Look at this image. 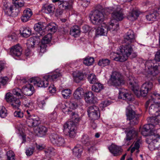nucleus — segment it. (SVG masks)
<instances>
[{
    "label": "nucleus",
    "mask_w": 160,
    "mask_h": 160,
    "mask_svg": "<svg viewBox=\"0 0 160 160\" xmlns=\"http://www.w3.org/2000/svg\"><path fill=\"white\" fill-rule=\"evenodd\" d=\"M151 122L153 123H149L143 126L141 129V134L143 136H148L147 139L149 141L150 144L158 142L160 143V128L156 130H153L154 125L158 123L159 120L156 118L154 119V118L152 117Z\"/></svg>",
    "instance_id": "f257e3e1"
},
{
    "label": "nucleus",
    "mask_w": 160,
    "mask_h": 160,
    "mask_svg": "<svg viewBox=\"0 0 160 160\" xmlns=\"http://www.w3.org/2000/svg\"><path fill=\"white\" fill-rule=\"evenodd\" d=\"M128 83L130 85L132 90L138 97H140L141 96H146L149 92L151 90L153 87L152 82H147L142 84L140 90L139 91V88L137 80L132 76L129 77Z\"/></svg>",
    "instance_id": "f03ea898"
},
{
    "label": "nucleus",
    "mask_w": 160,
    "mask_h": 160,
    "mask_svg": "<svg viewBox=\"0 0 160 160\" xmlns=\"http://www.w3.org/2000/svg\"><path fill=\"white\" fill-rule=\"evenodd\" d=\"M72 121L67 122L63 126V132L66 135H69L72 138L76 135V124L80 120L78 114L75 112H72L70 113Z\"/></svg>",
    "instance_id": "7ed1b4c3"
},
{
    "label": "nucleus",
    "mask_w": 160,
    "mask_h": 160,
    "mask_svg": "<svg viewBox=\"0 0 160 160\" xmlns=\"http://www.w3.org/2000/svg\"><path fill=\"white\" fill-rule=\"evenodd\" d=\"M133 51L132 48L130 44L121 46L118 49V57H115L113 59L116 61L124 62L127 59Z\"/></svg>",
    "instance_id": "20e7f679"
},
{
    "label": "nucleus",
    "mask_w": 160,
    "mask_h": 160,
    "mask_svg": "<svg viewBox=\"0 0 160 160\" xmlns=\"http://www.w3.org/2000/svg\"><path fill=\"white\" fill-rule=\"evenodd\" d=\"M125 82L122 75L120 72L114 71L110 75L108 83L110 86L118 88L124 85Z\"/></svg>",
    "instance_id": "39448f33"
},
{
    "label": "nucleus",
    "mask_w": 160,
    "mask_h": 160,
    "mask_svg": "<svg viewBox=\"0 0 160 160\" xmlns=\"http://www.w3.org/2000/svg\"><path fill=\"white\" fill-rule=\"evenodd\" d=\"M105 13H108L112 12V17L117 21L122 20L124 18L122 10L119 6H115L113 7L106 8L105 9Z\"/></svg>",
    "instance_id": "423d86ee"
},
{
    "label": "nucleus",
    "mask_w": 160,
    "mask_h": 160,
    "mask_svg": "<svg viewBox=\"0 0 160 160\" xmlns=\"http://www.w3.org/2000/svg\"><path fill=\"white\" fill-rule=\"evenodd\" d=\"M156 62V61L154 60H150L146 62L145 70L148 74L155 76L159 73L158 66L155 63Z\"/></svg>",
    "instance_id": "0eeeda50"
},
{
    "label": "nucleus",
    "mask_w": 160,
    "mask_h": 160,
    "mask_svg": "<svg viewBox=\"0 0 160 160\" xmlns=\"http://www.w3.org/2000/svg\"><path fill=\"white\" fill-rule=\"evenodd\" d=\"M89 17L92 22L96 25L100 24L104 19V16L103 13L98 10L94 11Z\"/></svg>",
    "instance_id": "6e6552de"
},
{
    "label": "nucleus",
    "mask_w": 160,
    "mask_h": 160,
    "mask_svg": "<svg viewBox=\"0 0 160 160\" xmlns=\"http://www.w3.org/2000/svg\"><path fill=\"white\" fill-rule=\"evenodd\" d=\"M126 114L127 119L129 121L131 125H133L138 124V116L132 110L130 106H128L126 108Z\"/></svg>",
    "instance_id": "1a4fd4ad"
},
{
    "label": "nucleus",
    "mask_w": 160,
    "mask_h": 160,
    "mask_svg": "<svg viewBox=\"0 0 160 160\" xmlns=\"http://www.w3.org/2000/svg\"><path fill=\"white\" fill-rule=\"evenodd\" d=\"M6 101L10 103L12 107L14 108H18L21 104L19 99L16 98L10 92L7 93L5 96Z\"/></svg>",
    "instance_id": "9d476101"
},
{
    "label": "nucleus",
    "mask_w": 160,
    "mask_h": 160,
    "mask_svg": "<svg viewBox=\"0 0 160 160\" xmlns=\"http://www.w3.org/2000/svg\"><path fill=\"white\" fill-rule=\"evenodd\" d=\"M88 115L91 120L98 119L100 117L98 108L95 106L89 107L87 111Z\"/></svg>",
    "instance_id": "9b49d317"
},
{
    "label": "nucleus",
    "mask_w": 160,
    "mask_h": 160,
    "mask_svg": "<svg viewBox=\"0 0 160 160\" xmlns=\"http://www.w3.org/2000/svg\"><path fill=\"white\" fill-rule=\"evenodd\" d=\"M29 82L38 87L44 88L48 86L49 83L48 79L44 78V76L42 79L38 77L32 78L29 80Z\"/></svg>",
    "instance_id": "f8f14e48"
},
{
    "label": "nucleus",
    "mask_w": 160,
    "mask_h": 160,
    "mask_svg": "<svg viewBox=\"0 0 160 160\" xmlns=\"http://www.w3.org/2000/svg\"><path fill=\"white\" fill-rule=\"evenodd\" d=\"M49 138L51 142L53 144L58 146H62L64 143V139L56 133L50 135Z\"/></svg>",
    "instance_id": "ddd939ff"
},
{
    "label": "nucleus",
    "mask_w": 160,
    "mask_h": 160,
    "mask_svg": "<svg viewBox=\"0 0 160 160\" xmlns=\"http://www.w3.org/2000/svg\"><path fill=\"white\" fill-rule=\"evenodd\" d=\"M132 95L129 93L127 90L121 88L119 90L118 98L125 100L127 101H133Z\"/></svg>",
    "instance_id": "4468645a"
},
{
    "label": "nucleus",
    "mask_w": 160,
    "mask_h": 160,
    "mask_svg": "<svg viewBox=\"0 0 160 160\" xmlns=\"http://www.w3.org/2000/svg\"><path fill=\"white\" fill-rule=\"evenodd\" d=\"M40 123L39 118L37 117L29 116L27 118L26 123L29 127L37 126Z\"/></svg>",
    "instance_id": "2eb2a0df"
},
{
    "label": "nucleus",
    "mask_w": 160,
    "mask_h": 160,
    "mask_svg": "<svg viewBox=\"0 0 160 160\" xmlns=\"http://www.w3.org/2000/svg\"><path fill=\"white\" fill-rule=\"evenodd\" d=\"M22 49L18 44L12 46L10 50V54L13 57H19L22 54Z\"/></svg>",
    "instance_id": "dca6fc26"
},
{
    "label": "nucleus",
    "mask_w": 160,
    "mask_h": 160,
    "mask_svg": "<svg viewBox=\"0 0 160 160\" xmlns=\"http://www.w3.org/2000/svg\"><path fill=\"white\" fill-rule=\"evenodd\" d=\"M110 152L114 156H119L122 154V149L120 146L112 144L108 147Z\"/></svg>",
    "instance_id": "f3484780"
},
{
    "label": "nucleus",
    "mask_w": 160,
    "mask_h": 160,
    "mask_svg": "<svg viewBox=\"0 0 160 160\" xmlns=\"http://www.w3.org/2000/svg\"><path fill=\"white\" fill-rule=\"evenodd\" d=\"M44 23L39 22L34 25V28L35 31L37 32V37H39L44 35L45 32L43 30L45 29Z\"/></svg>",
    "instance_id": "a211bd4d"
},
{
    "label": "nucleus",
    "mask_w": 160,
    "mask_h": 160,
    "mask_svg": "<svg viewBox=\"0 0 160 160\" xmlns=\"http://www.w3.org/2000/svg\"><path fill=\"white\" fill-rule=\"evenodd\" d=\"M108 30L112 33H115L119 29V24L118 21L115 19H112L109 23L108 27Z\"/></svg>",
    "instance_id": "6ab92c4d"
},
{
    "label": "nucleus",
    "mask_w": 160,
    "mask_h": 160,
    "mask_svg": "<svg viewBox=\"0 0 160 160\" xmlns=\"http://www.w3.org/2000/svg\"><path fill=\"white\" fill-rule=\"evenodd\" d=\"M153 102H149V104H151L149 109V112L150 114L152 115H156V113L158 112H160V103Z\"/></svg>",
    "instance_id": "aec40b11"
},
{
    "label": "nucleus",
    "mask_w": 160,
    "mask_h": 160,
    "mask_svg": "<svg viewBox=\"0 0 160 160\" xmlns=\"http://www.w3.org/2000/svg\"><path fill=\"white\" fill-rule=\"evenodd\" d=\"M34 89L32 85L27 83L25 86H23L22 88V92L24 95L27 96H30L33 93Z\"/></svg>",
    "instance_id": "412c9836"
},
{
    "label": "nucleus",
    "mask_w": 160,
    "mask_h": 160,
    "mask_svg": "<svg viewBox=\"0 0 160 160\" xmlns=\"http://www.w3.org/2000/svg\"><path fill=\"white\" fill-rule=\"evenodd\" d=\"M124 40L125 42L133 43L135 42L134 34L132 31L129 30L124 37Z\"/></svg>",
    "instance_id": "4be33fe9"
},
{
    "label": "nucleus",
    "mask_w": 160,
    "mask_h": 160,
    "mask_svg": "<svg viewBox=\"0 0 160 160\" xmlns=\"http://www.w3.org/2000/svg\"><path fill=\"white\" fill-rule=\"evenodd\" d=\"M140 14L139 11L136 9H133L129 12L127 15V18L130 21H133L137 19Z\"/></svg>",
    "instance_id": "5701e85b"
},
{
    "label": "nucleus",
    "mask_w": 160,
    "mask_h": 160,
    "mask_svg": "<svg viewBox=\"0 0 160 160\" xmlns=\"http://www.w3.org/2000/svg\"><path fill=\"white\" fill-rule=\"evenodd\" d=\"M36 134L39 137H42L45 135L47 132V128L43 126L38 127L34 130Z\"/></svg>",
    "instance_id": "b1692460"
},
{
    "label": "nucleus",
    "mask_w": 160,
    "mask_h": 160,
    "mask_svg": "<svg viewBox=\"0 0 160 160\" xmlns=\"http://www.w3.org/2000/svg\"><path fill=\"white\" fill-rule=\"evenodd\" d=\"M108 30V28L106 25L103 23L101 27H98L96 30V33L97 35H106Z\"/></svg>",
    "instance_id": "393cba45"
},
{
    "label": "nucleus",
    "mask_w": 160,
    "mask_h": 160,
    "mask_svg": "<svg viewBox=\"0 0 160 160\" xmlns=\"http://www.w3.org/2000/svg\"><path fill=\"white\" fill-rule=\"evenodd\" d=\"M61 75V74L59 72H54L49 75L45 76L44 78L48 79L49 82L54 81Z\"/></svg>",
    "instance_id": "a878e982"
},
{
    "label": "nucleus",
    "mask_w": 160,
    "mask_h": 160,
    "mask_svg": "<svg viewBox=\"0 0 160 160\" xmlns=\"http://www.w3.org/2000/svg\"><path fill=\"white\" fill-rule=\"evenodd\" d=\"M32 14L31 10L29 8H27L23 11V16L21 17L22 21L24 22H27Z\"/></svg>",
    "instance_id": "bb28decb"
},
{
    "label": "nucleus",
    "mask_w": 160,
    "mask_h": 160,
    "mask_svg": "<svg viewBox=\"0 0 160 160\" xmlns=\"http://www.w3.org/2000/svg\"><path fill=\"white\" fill-rule=\"evenodd\" d=\"M96 98L92 92L86 93L85 99L86 102L89 103H93L96 102Z\"/></svg>",
    "instance_id": "cd10ccee"
},
{
    "label": "nucleus",
    "mask_w": 160,
    "mask_h": 160,
    "mask_svg": "<svg viewBox=\"0 0 160 160\" xmlns=\"http://www.w3.org/2000/svg\"><path fill=\"white\" fill-rule=\"evenodd\" d=\"M155 102L160 103V95L158 94H153L151 97V99L147 101L146 103V107L147 108L149 105V102Z\"/></svg>",
    "instance_id": "c85d7f7f"
},
{
    "label": "nucleus",
    "mask_w": 160,
    "mask_h": 160,
    "mask_svg": "<svg viewBox=\"0 0 160 160\" xmlns=\"http://www.w3.org/2000/svg\"><path fill=\"white\" fill-rule=\"evenodd\" d=\"M158 16V13L156 10H152L149 14L146 16V19L148 21H155Z\"/></svg>",
    "instance_id": "c756f323"
},
{
    "label": "nucleus",
    "mask_w": 160,
    "mask_h": 160,
    "mask_svg": "<svg viewBox=\"0 0 160 160\" xmlns=\"http://www.w3.org/2000/svg\"><path fill=\"white\" fill-rule=\"evenodd\" d=\"M74 81L76 83H79L81 81L84 80V75L82 73L79 72H74L73 73Z\"/></svg>",
    "instance_id": "7c9ffc66"
},
{
    "label": "nucleus",
    "mask_w": 160,
    "mask_h": 160,
    "mask_svg": "<svg viewBox=\"0 0 160 160\" xmlns=\"http://www.w3.org/2000/svg\"><path fill=\"white\" fill-rule=\"evenodd\" d=\"M73 4V1L72 0L68 1H64L63 0L59 8L62 10L70 9L72 8Z\"/></svg>",
    "instance_id": "2f4dec72"
},
{
    "label": "nucleus",
    "mask_w": 160,
    "mask_h": 160,
    "mask_svg": "<svg viewBox=\"0 0 160 160\" xmlns=\"http://www.w3.org/2000/svg\"><path fill=\"white\" fill-rule=\"evenodd\" d=\"M84 94L83 89L80 87L78 88L75 91L73 94L74 98L77 100H80Z\"/></svg>",
    "instance_id": "473e14b6"
},
{
    "label": "nucleus",
    "mask_w": 160,
    "mask_h": 160,
    "mask_svg": "<svg viewBox=\"0 0 160 160\" xmlns=\"http://www.w3.org/2000/svg\"><path fill=\"white\" fill-rule=\"evenodd\" d=\"M80 29L78 26H74L71 28L70 34L72 35L75 37H77L80 35Z\"/></svg>",
    "instance_id": "72a5a7b5"
},
{
    "label": "nucleus",
    "mask_w": 160,
    "mask_h": 160,
    "mask_svg": "<svg viewBox=\"0 0 160 160\" xmlns=\"http://www.w3.org/2000/svg\"><path fill=\"white\" fill-rule=\"evenodd\" d=\"M44 27L46 30L52 33L55 32L57 30L56 25L53 23H48L46 25L45 24Z\"/></svg>",
    "instance_id": "f704fd0d"
},
{
    "label": "nucleus",
    "mask_w": 160,
    "mask_h": 160,
    "mask_svg": "<svg viewBox=\"0 0 160 160\" xmlns=\"http://www.w3.org/2000/svg\"><path fill=\"white\" fill-rule=\"evenodd\" d=\"M72 151L73 155L79 158L81 155L82 151V148L81 146H76L74 147Z\"/></svg>",
    "instance_id": "c9c22d12"
},
{
    "label": "nucleus",
    "mask_w": 160,
    "mask_h": 160,
    "mask_svg": "<svg viewBox=\"0 0 160 160\" xmlns=\"http://www.w3.org/2000/svg\"><path fill=\"white\" fill-rule=\"evenodd\" d=\"M103 89V85L99 82L95 83L92 86V90L96 92H99Z\"/></svg>",
    "instance_id": "e433bc0d"
},
{
    "label": "nucleus",
    "mask_w": 160,
    "mask_h": 160,
    "mask_svg": "<svg viewBox=\"0 0 160 160\" xmlns=\"http://www.w3.org/2000/svg\"><path fill=\"white\" fill-rule=\"evenodd\" d=\"M22 36L25 38H28L31 34V30L29 28H23L20 31Z\"/></svg>",
    "instance_id": "4c0bfd02"
},
{
    "label": "nucleus",
    "mask_w": 160,
    "mask_h": 160,
    "mask_svg": "<svg viewBox=\"0 0 160 160\" xmlns=\"http://www.w3.org/2000/svg\"><path fill=\"white\" fill-rule=\"evenodd\" d=\"M44 12L47 14L53 13L54 11V8L53 4L45 5L43 7Z\"/></svg>",
    "instance_id": "58836bf2"
},
{
    "label": "nucleus",
    "mask_w": 160,
    "mask_h": 160,
    "mask_svg": "<svg viewBox=\"0 0 160 160\" xmlns=\"http://www.w3.org/2000/svg\"><path fill=\"white\" fill-rule=\"evenodd\" d=\"M138 132L135 130L132 129L129 131L126 135V140L130 141L133 138L137 135Z\"/></svg>",
    "instance_id": "ea45409f"
},
{
    "label": "nucleus",
    "mask_w": 160,
    "mask_h": 160,
    "mask_svg": "<svg viewBox=\"0 0 160 160\" xmlns=\"http://www.w3.org/2000/svg\"><path fill=\"white\" fill-rule=\"evenodd\" d=\"M15 8L13 6H11V4L8 2H4L3 4V9L4 10H8L7 12L10 13H12L13 10Z\"/></svg>",
    "instance_id": "a19ab883"
},
{
    "label": "nucleus",
    "mask_w": 160,
    "mask_h": 160,
    "mask_svg": "<svg viewBox=\"0 0 160 160\" xmlns=\"http://www.w3.org/2000/svg\"><path fill=\"white\" fill-rule=\"evenodd\" d=\"M94 60L93 58L88 56L84 59L83 62L86 65L89 66L92 64L94 63Z\"/></svg>",
    "instance_id": "79ce46f5"
},
{
    "label": "nucleus",
    "mask_w": 160,
    "mask_h": 160,
    "mask_svg": "<svg viewBox=\"0 0 160 160\" xmlns=\"http://www.w3.org/2000/svg\"><path fill=\"white\" fill-rule=\"evenodd\" d=\"M52 36L51 34L48 33L42 39V43L46 44L49 43L51 40Z\"/></svg>",
    "instance_id": "37998d69"
},
{
    "label": "nucleus",
    "mask_w": 160,
    "mask_h": 160,
    "mask_svg": "<svg viewBox=\"0 0 160 160\" xmlns=\"http://www.w3.org/2000/svg\"><path fill=\"white\" fill-rule=\"evenodd\" d=\"M82 142L87 146L91 144L92 142H91L90 138L87 135H84L82 138Z\"/></svg>",
    "instance_id": "c03bdc74"
},
{
    "label": "nucleus",
    "mask_w": 160,
    "mask_h": 160,
    "mask_svg": "<svg viewBox=\"0 0 160 160\" xmlns=\"http://www.w3.org/2000/svg\"><path fill=\"white\" fill-rule=\"evenodd\" d=\"M110 63V61L107 59H102L100 60L98 62L99 66L102 67H104L108 65Z\"/></svg>",
    "instance_id": "a18cd8bd"
},
{
    "label": "nucleus",
    "mask_w": 160,
    "mask_h": 160,
    "mask_svg": "<svg viewBox=\"0 0 160 160\" xmlns=\"http://www.w3.org/2000/svg\"><path fill=\"white\" fill-rule=\"evenodd\" d=\"M13 2L14 4V6L16 10V8L21 7L24 6V2L22 0H13Z\"/></svg>",
    "instance_id": "49530a36"
},
{
    "label": "nucleus",
    "mask_w": 160,
    "mask_h": 160,
    "mask_svg": "<svg viewBox=\"0 0 160 160\" xmlns=\"http://www.w3.org/2000/svg\"><path fill=\"white\" fill-rule=\"evenodd\" d=\"M88 79L89 82L91 84L95 83L97 80L96 76L93 73H91L88 75Z\"/></svg>",
    "instance_id": "de8ad7c7"
},
{
    "label": "nucleus",
    "mask_w": 160,
    "mask_h": 160,
    "mask_svg": "<svg viewBox=\"0 0 160 160\" xmlns=\"http://www.w3.org/2000/svg\"><path fill=\"white\" fill-rule=\"evenodd\" d=\"M62 94L64 98L67 99L70 97L71 91L69 89H66L62 91Z\"/></svg>",
    "instance_id": "09e8293b"
},
{
    "label": "nucleus",
    "mask_w": 160,
    "mask_h": 160,
    "mask_svg": "<svg viewBox=\"0 0 160 160\" xmlns=\"http://www.w3.org/2000/svg\"><path fill=\"white\" fill-rule=\"evenodd\" d=\"M7 111L3 106L0 107V116L2 118H4L7 115Z\"/></svg>",
    "instance_id": "8fccbe9b"
},
{
    "label": "nucleus",
    "mask_w": 160,
    "mask_h": 160,
    "mask_svg": "<svg viewBox=\"0 0 160 160\" xmlns=\"http://www.w3.org/2000/svg\"><path fill=\"white\" fill-rule=\"evenodd\" d=\"M62 111L65 114H70L72 112L69 107L66 105V103L62 105Z\"/></svg>",
    "instance_id": "3c124183"
},
{
    "label": "nucleus",
    "mask_w": 160,
    "mask_h": 160,
    "mask_svg": "<svg viewBox=\"0 0 160 160\" xmlns=\"http://www.w3.org/2000/svg\"><path fill=\"white\" fill-rule=\"evenodd\" d=\"M57 116L56 112L54 111L49 115L48 118L51 122H54L56 119Z\"/></svg>",
    "instance_id": "603ef678"
},
{
    "label": "nucleus",
    "mask_w": 160,
    "mask_h": 160,
    "mask_svg": "<svg viewBox=\"0 0 160 160\" xmlns=\"http://www.w3.org/2000/svg\"><path fill=\"white\" fill-rule=\"evenodd\" d=\"M66 105L69 107L70 109H75L77 106V104L73 102H66Z\"/></svg>",
    "instance_id": "864d4df0"
},
{
    "label": "nucleus",
    "mask_w": 160,
    "mask_h": 160,
    "mask_svg": "<svg viewBox=\"0 0 160 160\" xmlns=\"http://www.w3.org/2000/svg\"><path fill=\"white\" fill-rule=\"evenodd\" d=\"M34 148H27L26 150V155L27 156H30L32 155L34 151Z\"/></svg>",
    "instance_id": "5fc2aeb1"
},
{
    "label": "nucleus",
    "mask_w": 160,
    "mask_h": 160,
    "mask_svg": "<svg viewBox=\"0 0 160 160\" xmlns=\"http://www.w3.org/2000/svg\"><path fill=\"white\" fill-rule=\"evenodd\" d=\"M33 38H31L29 41L28 43V47L30 48H33L36 43V41L34 40Z\"/></svg>",
    "instance_id": "6e6d98bb"
},
{
    "label": "nucleus",
    "mask_w": 160,
    "mask_h": 160,
    "mask_svg": "<svg viewBox=\"0 0 160 160\" xmlns=\"http://www.w3.org/2000/svg\"><path fill=\"white\" fill-rule=\"evenodd\" d=\"M22 92V90L18 88L13 89L12 91L13 94L18 96H21L20 92Z\"/></svg>",
    "instance_id": "4d7b16f0"
},
{
    "label": "nucleus",
    "mask_w": 160,
    "mask_h": 160,
    "mask_svg": "<svg viewBox=\"0 0 160 160\" xmlns=\"http://www.w3.org/2000/svg\"><path fill=\"white\" fill-rule=\"evenodd\" d=\"M9 40L14 41L17 39V35L15 33H13L8 36Z\"/></svg>",
    "instance_id": "13d9d810"
},
{
    "label": "nucleus",
    "mask_w": 160,
    "mask_h": 160,
    "mask_svg": "<svg viewBox=\"0 0 160 160\" xmlns=\"http://www.w3.org/2000/svg\"><path fill=\"white\" fill-rule=\"evenodd\" d=\"M9 79L7 77H1L0 78V82L3 85H6Z\"/></svg>",
    "instance_id": "bf43d9fd"
},
{
    "label": "nucleus",
    "mask_w": 160,
    "mask_h": 160,
    "mask_svg": "<svg viewBox=\"0 0 160 160\" xmlns=\"http://www.w3.org/2000/svg\"><path fill=\"white\" fill-rule=\"evenodd\" d=\"M13 114L15 117L20 118L23 117V112L20 111H15L14 113Z\"/></svg>",
    "instance_id": "052dcab7"
},
{
    "label": "nucleus",
    "mask_w": 160,
    "mask_h": 160,
    "mask_svg": "<svg viewBox=\"0 0 160 160\" xmlns=\"http://www.w3.org/2000/svg\"><path fill=\"white\" fill-rule=\"evenodd\" d=\"M141 143V141L140 139L137 140L135 143L134 147L136 148V152L138 153L139 152L138 149L140 147V144Z\"/></svg>",
    "instance_id": "680f3d73"
},
{
    "label": "nucleus",
    "mask_w": 160,
    "mask_h": 160,
    "mask_svg": "<svg viewBox=\"0 0 160 160\" xmlns=\"http://www.w3.org/2000/svg\"><path fill=\"white\" fill-rule=\"evenodd\" d=\"M24 105L25 107L30 108V109H33L34 108L33 103L30 101H27Z\"/></svg>",
    "instance_id": "e2e57ef3"
},
{
    "label": "nucleus",
    "mask_w": 160,
    "mask_h": 160,
    "mask_svg": "<svg viewBox=\"0 0 160 160\" xmlns=\"http://www.w3.org/2000/svg\"><path fill=\"white\" fill-rule=\"evenodd\" d=\"M46 47L47 45L46 44L42 43L40 46V54H41V53L42 54V53H44L46 52Z\"/></svg>",
    "instance_id": "0e129e2a"
},
{
    "label": "nucleus",
    "mask_w": 160,
    "mask_h": 160,
    "mask_svg": "<svg viewBox=\"0 0 160 160\" xmlns=\"http://www.w3.org/2000/svg\"><path fill=\"white\" fill-rule=\"evenodd\" d=\"M110 104V102L108 100L102 102L100 104V106L102 108L105 107Z\"/></svg>",
    "instance_id": "69168bd1"
},
{
    "label": "nucleus",
    "mask_w": 160,
    "mask_h": 160,
    "mask_svg": "<svg viewBox=\"0 0 160 160\" xmlns=\"http://www.w3.org/2000/svg\"><path fill=\"white\" fill-rule=\"evenodd\" d=\"M49 92L51 93H54L56 91V89L53 85L50 86L48 88Z\"/></svg>",
    "instance_id": "338daca9"
},
{
    "label": "nucleus",
    "mask_w": 160,
    "mask_h": 160,
    "mask_svg": "<svg viewBox=\"0 0 160 160\" xmlns=\"http://www.w3.org/2000/svg\"><path fill=\"white\" fill-rule=\"evenodd\" d=\"M156 60L160 62V50H158L155 56Z\"/></svg>",
    "instance_id": "774afa93"
}]
</instances>
